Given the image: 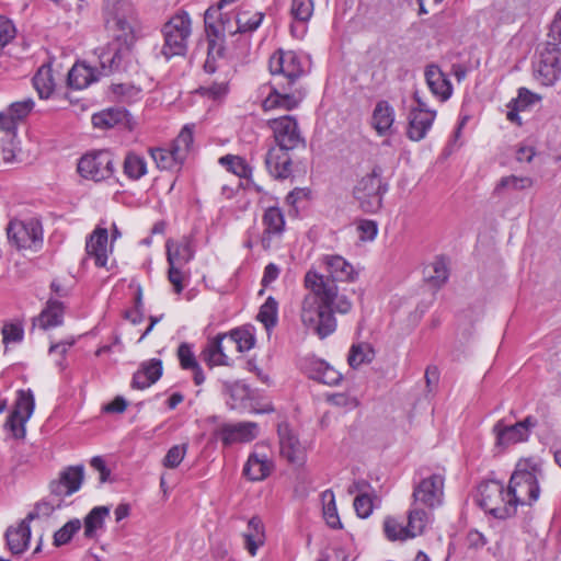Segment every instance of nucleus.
I'll return each mask as SVG.
<instances>
[{"instance_id": "f257e3e1", "label": "nucleus", "mask_w": 561, "mask_h": 561, "mask_svg": "<svg viewBox=\"0 0 561 561\" xmlns=\"http://www.w3.org/2000/svg\"><path fill=\"white\" fill-rule=\"evenodd\" d=\"M322 262L328 275L314 270L305 275L304 284L309 293L302 298L299 312L304 327L320 339L335 331L334 312L347 313L353 306L336 282H353L357 277L354 266L341 255H324Z\"/></svg>"}, {"instance_id": "f03ea898", "label": "nucleus", "mask_w": 561, "mask_h": 561, "mask_svg": "<svg viewBox=\"0 0 561 561\" xmlns=\"http://www.w3.org/2000/svg\"><path fill=\"white\" fill-rule=\"evenodd\" d=\"M268 69L274 79L263 108L290 111L298 107L306 95L305 90L297 85L306 72L301 58L293 50L277 49L270 57Z\"/></svg>"}, {"instance_id": "7ed1b4c3", "label": "nucleus", "mask_w": 561, "mask_h": 561, "mask_svg": "<svg viewBox=\"0 0 561 561\" xmlns=\"http://www.w3.org/2000/svg\"><path fill=\"white\" fill-rule=\"evenodd\" d=\"M539 476H541V469L534 459H522L517 462L506 490V496L513 504L514 513L518 505H531L538 500Z\"/></svg>"}, {"instance_id": "20e7f679", "label": "nucleus", "mask_w": 561, "mask_h": 561, "mask_svg": "<svg viewBox=\"0 0 561 561\" xmlns=\"http://www.w3.org/2000/svg\"><path fill=\"white\" fill-rule=\"evenodd\" d=\"M162 34L164 44L162 55L170 59L186 53L188 38L192 34V21L187 12L179 11L163 25Z\"/></svg>"}, {"instance_id": "39448f33", "label": "nucleus", "mask_w": 561, "mask_h": 561, "mask_svg": "<svg viewBox=\"0 0 561 561\" xmlns=\"http://www.w3.org/2000/svg\"><path fill=\"white\" fill-rule=\"evenodd\" d=\"M387 191L388 183L382 179V169L375 167L357 182L354 196L364 211L377 213L382 206V198Z\"/></svg>"}, {"instance_id": "423d86ee", "label": "nucleus", "mask_w": 561, "mask_h": 561, "mask_svg": "<svg viewBox=\"0 0 561 561\" xmlns=\"http://www.w3.org/2000/svg\"><path fill=\"white\" fill-rule=\"evenodd\" d=\"M478 504L496 518H507L514 515V507L506 496L504 485L495 480L483 482L478 489Z\"/></svg>"}, {"instance_id": "0eeeda50", "label": "nucleus", "mask_w": 561, "mask_h": 561, "mask_svg": "<svg viewBox=\"0 0 561 561\" xmlns=\"http://www.w3.org/2000/svg\"><path fill=\"white\" fill-rule=\"evenodd\" d=\"M7 234L9 241L19 250H36L43 242L42 225L36 219L11 220Z\"/></svg>"}, {"instance_id": "6e6552de", "label": "nucleus", "mask_w": 561, "mask_h": 561, "mask_svg": "<svg viewBox=\"0 0 561 561\" xmlns=\"http://www.w3.org/2000/svg\"><path fill=\"white\" fill-rule=\"evenodd\" d=\"M267 126L273 131V137L278 146L277 148L294 150L305 145L297 119L295 116L285 115L268 119Z\"/></svg>"}, {"instance_id": "1a4fd4ad", "label": "nucleus", "mask_w": 561, "mask_h": 561, "mask_svg": "<svg viewBox=\"0 0 561 561\" xmlns=\"http://www.w3.org/2000/svg\"><path fill=\"white\" fill-rule=\"evenodd\" d=\"M415 106L408 114L407 137L412 141L424 139L436 118V111L427 107L426 103L414 93Z\"/></svg>"}, {"instance_id": "9d476101", "label": "nucleus", "mask_w": 561, "mask_h": 561, "mask_svg": "<svg viewBox=\"0 0 561 561\" xmlns=\"http://www.w3.org/2000/svg\"><path fill=\"white\" fill-rule=\"evenodd\" d=\"M35 408V400L32 390H19L14 408L4 424L14 438H24L25 424L32 416Z\"/></svg>"}, {"instance_id": "9b49d317", "label": "nucleus", "mask_w": 561, "mask_h": 561, "mask_svg": "<svg viewBox=\"0 0 561 561\" xmlns=\"http://www.w3.org/2000/svg\"><path fill=\"white\" fill-rule=\"evenodd\" d=\"M537 420L527 416L523 421L508 425L504 420H499L493 426L495 435V445L506 448L511 445L526 442L530 435V431L536 427Z\"/></svg>"}, {"instance_id": "f8f14e48", "label": "nucleus", "mask_w": 561, "mask_h": 561, "mask_svg": "<svg viewBox=\"0 0 561 561\" xmlns=\"http://www.w3.org/2000/svg\"><path fill=\"white\" fill-rule=\"evenodd\" d=\"M78 172L85 179L103 181L114 173V159L110 151L101 150L83 156L78 163Z\"/></svg>"}, {"instance_id": "ddd939ff", "label": "nucleus", "mask_w": 561, "mask_h": 561, "mask_svg": "<svg viewBox=\"0 0 561 561\" xmlns=\"http://www.w3.org/2000/svg\"><path fill=\"white\" fill-rule=\"evenodd\" d=\"M537 75L545 85H552L561 76V48L548 41L539 51Z\"/></svg>"}, {"instance_id": "4468645a", "label": "nucleus", "mask_w": 561, "mask_h": 561, "mask_svg": "<svg viewBox=\"0 0 561 561\" xmlns=\"http://www.w3.org/2000/svg\"><path fill=\"white\" fill-rule=\"evenodd\" d=\"M105 10L110 28L118 31L125 37L133 33L135 10L129 0H106Z\"/></svg>"}, {"instance_id": "2eb2a0df", "label": "nucleus", "mask_w": 561, "mask_h": 561, "mask_svg": "<svg viewBox=\"0 0 561 561\" xmlns=\"http://www.w3.org/2000/svg\"><path fill=\"white\" fill-rule=\"evenodd\" d=\"M443 495L444 477L440 474H432L423 479L413 491L414 501L431 508L442 504Z\"/></svg>"}, {"instance_id": "dca6fc26", "label": "nucleus", "mask_w": 561, "mask_h": 561, "mask_svg": "<svg viewBox=\"0 0 561 561\" xmlns=\"http://www.w3.org/2000/svg\"><path fill=\"white\" fill-rule=\"evenodd\" d=\"M111 253L112 247L108 245L107 229L95 228L85 241V259L93 260L98 267H105Z\"/></svg>"}, {"instance_id": "f3484780", "label": "nucleus", "mask_w": 561, "mask_h": 561, "mask_svg": "<svg viewBox=\"0 0 561 561\" xmlns=\"http://www.w3.org/2000/svg\"><path fill=\"white\" fill-rule=\"evenodd\" d=\"M230 334H218L204 348L203 359L210 366H230L229 353L236 350L234 344H229Z\"/></svg>"}, {"instance_id": "a211bd4d", "label": "nucleus", "mask_w": 561, "mask_h": 561, "mask_svg": "<svg viewBox=\"0 0 561 561\" xmlns=\"http://www.w3.org/2000/svg\"><path fill=\"white\" fill-rule=\"evenodd\" d=\"M301 367L309 378L328 386H336L342 380V374L340 371L330 366L327 362L316 357L305 358L301 363Z\"/></svg>"}, {"instance_id": "6ab92c4d", "label": "nucleus", "mask_w": 561, "mask_h": 561, "mask_svg": "<svg viewBox=\"0 0 561 561\" xmlns=\"http://www.w3.org/2000/svg\"><path fill=\"white\" fill-rule=\"evenodd\" d=\"M83 466H72L60 472L59 479L50 483L51 494L64 497L77 492L83 481Z\"/></svg>"}, {"instance_id": "aec40b11", "label": "nucleus", "mask_w": 561, "mask_h": 561, "mask_svg": "<svg viewBox=\"0 0 561 561\" xmlns=\"http://www.w3.org/2000/svg\"><path fill=\"white\" fill-rule=\"evenodd\" d=\"M219 438L224 445L249 443L257 436V424L254 422H239L224 424L219 428Z\"/></svg>"}, {"instance_id": "412c9836", "label": "nucleus", "mask_w": 561, "mask_h": 561, "mask_svg": "<svg viewBox=\"0 0 561 561\" xmlns=\"http://www.w3.org/2000/svg\"><path fill=\"white\" fill-rule=\"evenodd\" d=\"M264 231L261 243L264 249H270L273 237H278L285 229V217L278 207H268L263 215Z\"/></svg>"}, {"instance_id": "4be33fe9", "label": "nucleus", "mask_w": 561, "mask_h": 561, "mask_svg": "<svg viewBox=\"0 0 561 561\" xmlns=\"http://www.w3.org/2000/svg\"><path fill=\"white\" fill-rule=\"evenodd\" d=\"M289 150L272 147L265 157V165L275 179H287L291 174V159Z\"/></svg>"}, {"instance_id": "5701e85b", "label": "nucleus", "mask_w": 561, "mask_h": 561, "mask_svg": "<svg viewBox=\"0 0 561 561\" xmlns=\"http://www.w3.org/2000/svg\"><path fill=\"white\" fill-rule=\"evenodd\" d=\"M280 455L291 463L304 460V449L293 431L287 424L278 426Z\"/></svg>"}, {"instance_id": "b1692460", "label": "nucleus", "mask_w": 561, "mask_h": 561, "mask_svg": "<svg viewBox=\"0 0 561 561\" xmlns=\"http://www.w3.org/2000/svg\"><path fill=\"white\" fill-rule=\"evenodd\" d=\"M36 516L37 513L31 512L16 527L7 530V542L13 553H22L27 548L31 538L30 520Z\"/></svg>"}, {"instance_id": "393cba45", "label": "nucleus", "mask_w": 561, "mask_h": 561, "mask_svg": "<svg viewBox=\"0 0 561 561\" xmlns=\"http://www.w3.org/2000/svg\"><path fill=\"white\" fill-rule=\"evenodd\" d=\"M425 80L434 96L442 102L447 101L453 94V85L446 75L436 65H430L425 69Z\"/></svg>"}, {"instance_id": "a878e982", "label": "nucleus", "mask_w": 561, "mask_h": 561, "mask_svg": "<svg viewBox=\"0 0 561 561\" xmlns=\"http://www.w3.org/2000/svg\"><path fill=\"white\" fill-rule=\"evenodd\" d=\"M394 123V110L387 101L377 102L371 114V127L379 136L391 134Z\"/></svg>"}, {"instance_id": "bb28decb", "label": "nucleus", "mask_w": 561, "mask_h": 561, "mask_svg": "<svg viewBox=\"0 0 561 561\" xmlns=\"http://www.w3.org/2000/svg\"><path fill=\"white\" fill-rule=\"evenodd\" d=\"M273 467L272 460L266 455L253 453L244 465L243 474L250 481H262L270 476Z\"/></svg>"}, {"instance_id": "cd10ccee", "label": "nucleus", "mask_w": 561, "mask_h": 561, "mask_svg": "<svg viewBox=\"0 0 561 561\" xmlns=\"http://www.w3.org/2000/svg\"><path fill=\"white\" fill-rule=\"evenodd\" d=\"M167 260L170 266L183 267L194 257V250L188 240L167 241Z\"/></svg>"}, {"instance_id": "c85d7f7f", "label": "nucleus", "mask_w": 561, "mask_h": 561, "mask_svg": "<svg viewBox=\"0 0 561 561\" xmlns=\"http://www.w3.org/2000/svg\"><path fill=\"white\" fill-rule=\"evenodd\" d=\"M244 546L251 556H255L259 548L265 543V527L261 518L254 516L248 522L243 533Z\"/></svg>"}, {"instance_id": "c756f323", "label": "nucleus", "mask_w": 561, "mask_h": 561, "mask_svg": "<svg viewBox=\"0 0 561 561\" xmlns=\"http://www.w3.org/2000/svg\"><path fill=\"white\" fill-rule=\"evenodd\" d=\"M99 72L85 62H77L68 72V84L75 89H84L98 81Z\"/></svg>"}, {"instance_id": "7c9ffc66", "label": "nucleus", "mask_w": 561, "mask_h": 561, "mask_svg": "<svg viewBox=\"0 0 561 561\" xmlns=\"http://www.w3.org/2000/svg\"><path fill=\"white\" fill-rule=\"evenodd\" d=\"M150 154L154 162L157 163V167L161 170L178 169L185 160L180 153L175 151L172 145L169 149H150Z\"/></svg>"}, {"instance_id": "2f4dec72", "label": "nucleus", "mask_w": 561, "mask_h": 561, "mask_svg": "<svg viewBox=\"0 0 561 561\" xmlns=\"http://www.w3.org/2000/svg\"><path fill=\"white\" fill-rule=\"evenodd\" d=\"M33 85L41 99H48L56 87L50 65H43L33 78Z\"/></svg>"}, {"instance_id": "473e14b6", "label": "nucleus", "mask_w": 561, "mask_h": 561, "mask_svg": "<svg viewBox=\"0 0 561 561\" xmlns=\"http://www.w3.org/2000/svg\"><path fill=\"white\" fill-rule=\"evenodd\" d=\"M449 276L447 262L444 257H436L424 268V278L434 287L444 285Z\"/></svg>"}, {"instance_id": "72a5a7b5", "label": "nucleus", "mask_w": 561, "mask_h": 561, "mask_svg": "<svg viewBox=\"0 0 561 561\" xmlns=\"http://www.w3.org/2000/svg\"><path fill=\"white\" fill-rule=\"evenodd\" d=\"M64 307L62 304L56 300H49L47 307L41 312L37 318L38 327L47 330L55 328L62 323Z\"/></svg>"}, {"instance_id": "f704fd0d", "label": "nucleus", "mask_w": 561, "mask_h": 561, "mask_svg": "<svg viewBox=\"0 0 561 561\" xmlns=\"http://www.w3.org/2000/svg\"><path fill=\"white\" fill-rule=\"evenodd\" d=\"M124 174L130 180H139L147 173V163L145 158L129 152L124 160L123 164Z\"/></svg>"}, {"instance_id": "c9c22d12", "label": "nucleus", "mask_w": 561, "mask_h": 561, "mask_svg": "<svg viewBox=\"0 0 561 561\" xmlns=\"http://www.w3.org/2000/svg\"><path fill=\"white\" fill-rule=\"evenodd\" d=\"M110 508L107 506L94 507L84 518V536L94 537L98 529L103 527L104 518L108 516Z\"/></svg>"}, {"instance_id": "e433bc0d", "label": "nucleus", "mask_w": 561, "mask_h": 561, "mask_svg": "<svg viewBox=\"0 0 561 561\" xmlns=\"http://www.w3.org/2000/svg\"><path fill=\"white\" fill-rule=\"evenodd\" d=\"M278 304L272 296L267 297L261 306L256 319L265 327L266 330L273 329L277 324Z\"/></svg>"}, {"instance_id": "4c0bfd02", "label": "nucleus", "mask_w": 561, "mask_h": 561, "mask_svg": "<svg viewBox=\"0 0 561 561\" xmlns=\"http://www.w3.org/2000/svg\"><path fill=\"white\" fill-rule=\"evenodd\" d=\"M533 185L534 181L529 176L508 175L500 180L494 188V194L500 195L504 190L523 191Z\"/></svg>"}, {"instance_id": "58836bf2", "label": "nucleus", "mask_w": 561, "mask_h": 561, "mask_svg": "<svg viewBox=\"0 0 561 561\" xmlns=\"http://www.w3.org/2000/svg\"><path fill=\"white\" fill-rule=\"evenodd\" d=\"M125 113L121 110L108 108L92 116V124L98 128H112L123 122Z\"/></svg>"}, {"instance_id": "ea45409f", "label": "nucleus", "mask_w": 561, "mask_h": 561, "mask_svg": "<svg viewBox=\"0 0 561 561\" xmlns=\"http://www.w3.org/2000/svg\"><path fill=\"white\" fill-rule=\"evenodd\" d=\"M322 502H323V517L327 524L331 528H342V524L340 522V517L337 514L335 499L332 491L327 490L322 493Z\"/></svg>"}, {"instance_id": "a19ab883", "label": "nucleus", "mask_w": 561, "mask_h": 561, "mask_svg": "<svg viewBox=\"0 0 561 561\" xmlns=\"http://www.w3.org/2000/svg\"><path fill=\"white\" fill-rule=\"evenodd\" d=\"M374 358V351L368 344H356L350 350L347 362L351 367L357 368Z\"/></svg>"}, {"instance_id": "79ce46f5", "label": "nucleus", "mask_w": 561, "mask_h": 561, "mask_svg": "<svg viewBox=\"0 0 561 561\" xmlns=\"http://www.w3.org/2000/svg\"><path fill=\"white\" fill-rule=\"evenodd\" d=\"M430 516L428 514L420 508H412L408 515V527L410 530V536L412 538L423 534L426 525L428 524Z\"/></svg>"}, {"instance_id": "37998d69", "label": "nucleus", "mask_w": 561, "mask_h": 561, "mask_svg": "<svg viewBox=\"0 0 561 561\" xmlns=\"http://www.w3.org/2000/svg\"><path fill=\"white\" fill-rule=\"evenodd\" d=\"M229 344L236 345V351L243 353L250 351L254 346V335L247 329H236L230 333Z\"/></svg>"}, {"instance_id": "c03bdc74", "label": "nucleus", "mask_w": 561, "mask_h": 561, "mask_svg": "<svg viewBox=\"0 0 561 561\" xmlns=\"http://www.w3.org/2000/svg\"><path fill=\"white\" fill-rule=\"evenodd\" d=\"M193 125H185L178 137L172 142L173 148L178 153H180L184 159H186L188 152L192 149L194 141V133Z\"/></svg>"}, {"instance_id": "a18cd8bd", "label": "nucleus", "mask_w": 561, "mask_h": 561, "mask_svg": "<svg viewBox=\"0 0 561 561\" xmlns=\"http://www.w3.org/2000/svg\"><path fill=\"white\" fill-rule=\"evenodd\" d=\"M383 529L389 540H405L412 538L408 526H403L398 519L387 517L383 523Z\"/></svg>"}, {"instance_id": "49530a36", "label": "nucleus", "mask_w": 561, "mask_h": 561, "mask_svg": "<svg viewBox=\"0 0 561 561\" xmlns=\"http://www.w3.org/2000/svg\"><path fill=\"white\" fill-rule=\"evenodd\" d=\"M219 162L240 178H248L251 174V168L248 165L245 160L239 156L227 154L221 157Z\"/></svg>"}, {"instance_id": "de8ad7c7", "label": "nucleus", "mask_w": 561, "mask_h": 561, "mask_svg": "<svg viewBox=\"0 0 561 561\" xmlns=\"http://www.w3.org/2000/svg\"><path fill=\"white\" fill-rule=\"evenodd\" d=\"M263 19L264 13L262 12L250 13L248 11H243L239 13L237 18L238 32L244 33L255 31L261 25Z\"/></svg>"}, {"instance_id": "09e8293b", "label": "nucleus", "mask_w": 561, "mask_h": 561, "mask_svg": "<svg viewBox=\"0 0 561 561\" xmlns=\"http://www.w3.org/2000/svg\"><path fill=\"white\" fill-rule=\"evenodd\" d=\"M313 0H291L290 14L298 21L306 23L313 14Z\"/></svg>"}, {"instance_id": "8fccbe9b", "label": "nucleus", "mask_w": 561, "mask_h": 561, "mask_svg": "<svg viewBox=\"0 0 561 561\" xmlns=\"http://www.w3.org/2000/svg\"><path fill=\"white\" fill-rule=\"evenodd\" d=\"M81 528V522L79 519H72L66 523L54 535V542L56 546L67 543L72 536Z\"/></svg>"}, {"instance_id": "3c124183", "label": "nucleus", "mask_w": 561, "mask_h": 561, "mask_svg": "<svg viewBox=\"0 0 561 561\" xmlns=\"http://www.w3.org/2000/svg\"><path fill=\"white\" fill-rule=\"evenodd\" d=\"M187 451V444L174 445L172 446L165 457L163 458V466L165 468L174 469L176 468L184 459Z\"/></svg>"}, {"instance_id": "603ef678", "label": "nucleus", "mask_w": 561, "mask_h": 561, "mask_svg": "<svg viewBox=\"0 0 561 561\" xmlns=\"http://www.w3.org/2000/svg\"><path fill=\"white\" fill-rule=\"evenodd\" d=\"M124 53L125 51L117 49L114 53L106 51L101 54L100 64L105 75L119 68Z\"/></svg>"}, {"instance_id": "864d4df0", "label": "nucleus", "mask_w": 561, "mask_h": 561, "mask_svg": "<svg viewBox=\"0 0 561 561\" xmlns=\"http://www.w3.org/2000/svg\"><path fill=\"white\" fill-rule=\"evenodd\" d=\"M2 341L5 345L20 343L24 337V329L20 322L5 323L2 328Z\"/></svg>"}, {"instance_id": "5fc2aeb1", "label": "nucleus", "mask_w": 561, "mask_h": 561, "mask_svg": "<svg viewBox=\"0 0 561 561\" xmlns=\"http://www.w3.org/2000/svg\"><path fill=\"white\" fill-rule=\"evenodd\" d=\"M16 35V30L12 21L0 15V54L3 48L14 39Z\"/></svg>"}, {"instance_id": "6e6d98bb", "label": "nucleus", "mask_w": 561, "mask_h": 561, "mask_svg": "<svg viewBox=\"0 0 561 561\" xmlns=\"http://www.w3.org/2000/svg\"><path fill=\"white\" fill-rule=\"evenodd\" d=\"M178 357L180 360V365L183 369H192L196 368L198 362L196 360V357L192 351V347L187 343L180 344L178 348Z\"/></svg>"}, {"instance_id": "4d7b16f0", "label": "nucleus", "mask_w": 561, "mask_h": 561, "mask_svg": "<svg viewBox=\"0 0 561 561\" xmlns=\"http://www.w3.org/2000/svg\"><path fill=\"white\" fill-rule=\"evenodd\" d=\"M197 92L209 99L218 100L228 93V83L226 81L214 82L209 85L201 87Z\"/></svg>"}, {"instance_id": "13d9d810", "label": "nucleus", "mask_w": 561, "mask_h": 561, "mask_svg": "<svg viewBox=\"0 0 561 561\" xmlns=\"http://www.w3.org/2000/svg\"><path fill=\"white\" fill-rule=\"evenodd\" d=\"M34 108V101L25 99L23 101L14 102L10 105L8 111L13 115L16 121L25 118Z\"/></svg>"}, {"instance_id": "bf43d9fd", "label": "nucleus", "mask_w": 561, "mask_h": 561, "mask_svg": "<svg viewBox=\"0 0 561 561\" xmlns=\"http://www.w3.org/2000/svg\"><path fill=\"white\" fill-rule=\"evenodd\" d=\"M327 401L334 405L340 408H346V409H355L358 405V401L356 398L351 397L347 393H331L327 396Z\"/></svg>"}, {"instance_id": "052dcab7", "label": "nucleus", "mask_w": 561, "mask_h": 561, "mask_svg": "<svg viewBox=\"0 0 561 561\" xmlns=\"http://www.w3.org/2000/svg\"><path fill=\"white\" fill-rule=\"evenodd\" d=\"M354 508L358 517L367 518L373 512V500L367 494L357 495L354 499Z\"/></svg>"}, {"instance_id": "680f3d73", "label": "nucleus", "mask_w": 561, "mask_h": 561, "mask_svg": "<svg viewBox=\"0 0 561 561\" xmlns=\"http://www.w3.org/2000/svg\"><path fill=\"white\" fill-rule=\"evenodd\" d=\"M357 231L362 241H373L378 232L377 222L374 220H360L357 225Z\"/></svg>"}, {"instance_id": "e2e57ef3", "label": "nucleus", "mask_w": 561, "mask_h": 561, "mask_svg": "<svg viewBox=\"0 0 561 561\" xmlns=\"http://www.w3.org/2000/svg\"><path fill=\"white\" fill-rule=\"evenodd\" d=\"M16 123L18 121L9 111L0 113V134L15 138Z\"/></svg>"}, {"instance_id": "0e129e2a", "label": "nucleus", "mask_w": 561, "mask_h": 561, "mask_svg": "<svg viewBox=\"0 0 561 561\" xmlns=\"http://www.w3.org/2000/svg\"><path fill=\"white\" fill-rule=\"evenodd\" d=\"M140 369L152 379V382L159 380L162 375V362L158 358H151L149 360L144 362L140 365Z\"/></svg>"}, {"instance_id": "69168bd1", "label": "nucleus", "mask_w": 561, "mask_h": 561, "mask_svg": "<svg viewBox=\"0 0 561 561\" xmlns=\"http://www.w3.org/2000/svg\"><path fill=\"white\" fill-rule=\"evenodd\" d=\"M0 158L9 163L15 158L14 138L0 135Z\"/></svg>"}, {"instance_id": "338daca9", "label": "nucleus", "mask_w": 561, "mask_h": 561, "mask_svg": "<svg viewBox=\"0 0 561 561\" xmlns=\"http://www.w3.org/2000/svg\"><path fill=\"white\" fill-rule=\"evenodd\" d=\"M539 101V96L526 88H520L518 90V95L515 100H513L516 105V110H525L527 106Z\"/></svg>"}, {"instance_id": "774afa93", "label": "nucleus", "mask_w": 561, "mask_h": 561, "mask_svg": "<svg viewBox=\"0 0 561 561\" xmlns=\"http://www.w3.org/2000/svg\"><path fill=\"white\" fill-rule=\"evenodd\" d=\"M550 42L561 44V8L557 11L548 32Z\"/></svg>"}]
</instances>
